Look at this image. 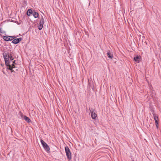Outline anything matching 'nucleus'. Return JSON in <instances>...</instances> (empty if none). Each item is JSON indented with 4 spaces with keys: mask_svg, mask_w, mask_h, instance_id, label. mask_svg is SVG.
<instances>
[{
    "mask_svg": "<svg viewBox=\"0 0 161 161\" xmlns=\"http://www.w3.org/2000/svg\"><path fill=\"white\" fill-rule=\"evenodd\" d=\"M3 58L5 62L6 65L8 67V69L11 70L12 72H13L14 70L13 68L15 67L14 65L12 64L11 65L10 64V61H9V54L7 53H3Z\"/></svg>",
    "mask_w": 161,
    "mask_h": 161,
    "instance_id": "nucleus-1",
    "label": "nucleus"
},
{
    "mask_svg": "<svg viewBox=\"0 0 161 161\" xmlns=\"http://www.w3.org/2000/svg\"><path fill=\"white\" fill-rule=\"evenodd\" d=\"M65 150L67 158L69 160H70L71 159V155L70 149L68 147L66 146L65 147Z\"/></svg>",
    "mask_w": 161,
    "mask_h": 161,
    "instance_id": "nucleus-2",
    "label": "nucleus"
},
{
    "mask_svg": "<svg viewBox=\"0 0 161 161\" xmlns=\"http://www.w3.org/2000/svg\"><path fill=\"white\" fill-rule=\"evenodd\" d=\"M91 114V116L93 119H96L97 117V114L94 109L92 108H89Z\"/></svg>",
    "mask_w": 161,
    "mask_h": 161,
    "instance_id": "nucleus-3",
    "label": "nucleus"
},
{
    "mask_svg": "<svg viewBox=\"0 0 161 161\" xmlns=\"http://www.w3.org/2000/svg\"><path fill=\"white\" fill-rule=\"evenodd\" d=\"M40 141L44 149L47 152L49 151L50 150V148L48 145L42 140L41 139Z\"/></svg>",
    "mask_w": 161,
    "mask_h": 161,
    "instance_id": "nucleus-4",
    "label": "nucleus"
},
{
    "mask_svg": "<svg viewBox=\"0 0 161 161\" xmlns=\"http://www.w3.org/2000/svg\"><path fill=\"white\" fill-rule=\"evenodd\" d=\"M22 39L21 37H19L18 38H15L14 39L12 42L14 44H17L19 42L22 40Z\"/></svg>",
    "mask_w": 161,
    "mask_h": 161,
    "instance_id": "nucleus-5",
    "label": "nucleus"
},
{
    "mask_svg": "<svg viewBox=\"0 0 161 161\" xmlns=\"http://www.w3.org/2000/svg\"><path fill=\"white\" fill-rule=\"evenodd\" d=\"M3 38L4 40L6 41H9L12 40V39H11L10 36H3Z\"/></svg>",
    "mask_w": 161,
    "mask_h": 161,
    "instance_id": "nucleus-6",
    "label": "nucleus"
},
{
    "mask_svg": "<svg viewBox=\"0 0 161 161\" xmlns=\"http://www.w3.org/2000/svg\"><path fill=\"white\" fill-rule=\"evenodd\" d=\"M140 56H136L134 57V60L137 63H138L140 61Z\"/></svg>",
    "mask_w": 161,
    "mask_h": 161,
    "instance_id": "nucleus-7",
    "label": "nucleus"
},
{
    "mask_svg": "<svg viewBox=\"0 0 161 161\" xmlns=\"http://www.w3.org/2000/svg\"><path fill=\"white\" fill-rule=\"evenodd\" d=\"M23 119H24L28 123H30L31 122V120L29 119V118L25 115H24V118Z\"/></svg>",
    "mask_w": 161,
    "mask_h": 161,
    "instance_id": "nucleus-8",
    "label": "nucleus"
},
{
    "mask_svg": "<svg viewBox=\"0 0 161 161\" xmlns=\"http://www.w3.org/2000/svg\"><path fill=\"white\" fill-rule=\"evenodd\" d=\"M107 56L111 59H112L113 58V56L112 54L109 51H108L107 53Z\"/></svg>",
    "mask_w": 161,
    "mask_h": 161,
    "instance_id": "nucleus-9",
    "label": "nucleus"
},
{
    "mask_svg": "<svg viewBox=\"0 0 161 161\" xmlns=\"http://www.w3.org/2000/svg\"><path fill=\"white\" fill-rule=\"evenodd\" d=\"M44 19L42 15L41 17L40 20L39 22V23L41 24H42L43 25L44 24Z\"/></svg>",
    "mask_w": 161,
    "mask_h": 161,
    "instance_id": "nucleus-10",
    "label": "nucleus"
},
{
    "mask_svg": "<svg viewBox=\"0 0 161 161\" xmlns=\"http://www.w3.org/2000/svg\"><path fill=\"white\" fill-rule=\"evenodd\" d=\"M32 14L34 18H37L39 16L38 13L35 12V11H33V12Z\"/></svg>",
    "mask_w": 161,
    "mask_h": 161,
    "instance_id": "nucleus-11",
    "label": "nucleus"
},
{
    "mask_svg": "<svg viewBox=\"0 0 161 161\" xmlns=\"http://www.w3.org/2000/svg\"><path fill=\"white\" fill-rule=\"evenodd\" d=\"M33 11L31 10V9H29L27 11V15L28 16H29L31 14H33Z\"/></svg>",
    "mask_w": 161,
    "mask_h": 161,
    "instance_id": "nucleus-12",
    "label": "nucleus"
},
{
    "mask_svg": "<svg viewBox=\"0 0 161 161\" xmlns=\"http://www.w3.org/2000/svg\"><path fill=\"white\" fill-rule=\"evenodd\" d=\"M153 117H154V119L155 121V122H156V121L157 120V122L158 121V116L156 115L155 114H153Z\"/></svg>",
    "mask_w": 161,
    "mask_h": 161,
    "instance_id": "nucleus-13",
    "label": "nucleus"
},
{
    "mask_svg": "<svg viewBox=\"0 0 161 161\" xmlns=\"http://www.w3.org/2000/svg\"><path fill=\"white\" fill-rule=\"evenodd\" d=\"M43 25L40 24H39V25H38V28L39 30H41L43 27Z\"/></svg>",
    "mask_w": 161,
    "mask_h": 161,
    "instance_id": "nucleus-14",
    "label": "nucleus"
},
{
    "mask_svg": "<svg viewBox=\"0 0 161 161\" xmlns=\"http://www.w3.org/2000/svg\"><path fill=\"white\" fill-rule=\"evenodd\" d=\"M19 115L20 117H21V118L23 119V118H24V116L25 115H24L23 114L21 113L20 111L19 112Z\"/></svg>",
    "mask_w": 161,
    "mask_h": 161,
    "instance_id": "nucleus-15",
    "label": "nucleus"
},
{
    "mask_svg": "<svg viewBox=\"0 0 161 161\" xmlns=\"http://www.w3.org/2000/svg\"><path fill=\"white\" fill-rule=\"evenodd\" d=\"M155 122V124H156V125L157 127V128H158V122H157V120L156 121V122Z\"/></svg>",
    "mask_w": 161,
    "mask_h": 161,
    "instance_id": "nucleus-16",
    "label": "nucleus"
},
{
    "mask_svg": "<svg viewBox=\"0 0 161 161\" xmlns=\"http://www.w3.org/2000/svg\"><path fill=\"white\" fill-rule=\"evenodd\" d=\"M16 37L15 36H10V38H11V39H12V40H14V39L16 38Z\"/></svg>",
    "mask_w": 161,
    "mask_h": 161,
    "instance_id": "nucleus-17",
    "label": "nucleus"
},
{
    "mask_svg": "<svg viewBox=\"0 0 161 161\" xmlns=\"http://www.w3.org/2000/svg\"><path fill=\"white\" fill-rule=\"evenodd\" d=\"M0 32L1 33H4L5 32L4 31L2 30V28H0Z\"/></svg>",
    "mask_w": 161,
    "mask_h": 161,
    "instance_id": "nucleus-18",
    "label": "nucleus"
},
{
    "mask_svg": "<svg viewBox=\"0 0 161 161\" xmlns=\"http://www.w3.org/2000/svg\"><path fill=\"white\" fill-rule=\"evenodd\" d=\"M9 58H13V57H12V56L11 55V54H10V55H9Z\"/></svg>",
    "mask_w": 161,
    "mask_h": 161,
    "instance_id": "nucleus-19",
    "label": "nucleus"
},
{
    "mask_svg": "<svg viewBox=\"0 0 161 161\" xmlns=\"http://www.w3.org/2000/svg\"><path fill=\"white\" fill-rule=\"evenodd\" d=\"M13 59H14L13 58H9V60H10V61H12Z\"/></svg>",
    "mask_w": 161,
    "mask_h": 161,
    "instance_id": "nucleus-20",
    "label": "nucleus"
},
{
    "mask_svg": "<svg viewBox=\"0 0 161 161\" xmlns=\"http://www.w3.org/2000/svg\"><path fill=\"white\" fill-rule=\"evenodd\" d=\"M15 60H14V61H13L12 62L13 63V64H14H14L15 63Z\"/></svg>",
    "mask_w": 161,
    "mask_h": 161,
    "instance_id": "nucleus-21",
    "label": "nucleus"
}]
</instances>
